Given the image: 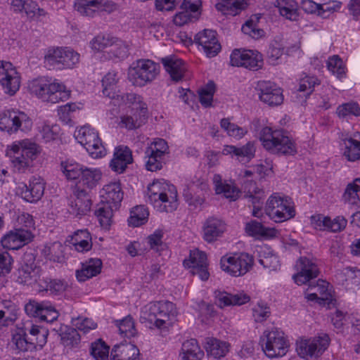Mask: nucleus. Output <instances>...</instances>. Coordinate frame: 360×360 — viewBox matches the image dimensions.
I'll return each instance as SVG.
<instances>
[{"label": "nucleus", "mask_w": 360, "mask_h": 360, "mask_svg": "<svg viewBox=\"0 0 360 360\" xmlns=\"http://www.w3.org/2000/svg\"><path fill=\"white\" fill-rule=\"evenodd\" d=\"M177 311L175 305L169 301L152 302L141 309V320L148 322L161 332H166L176 321Z\"/></svg>", "instance_id": "obj_1"}, {"label": "nucleus", "mask_w": 360, "mask_h": 360, "mask_svg": "<svg viewBox=\"0 0 360 360\" xmlns=\"http://www.w3.org/2000/svg\"><path fill=\"white\" fill-rule=\"evenodd\" d=\"M148 201L160 212H172L178 207L176 187L164 179L155 180L148 186Z\"/></svg>", "instance_id": "obj_2"}, {"label": "nucleus", "mask_w": 360, "mask_h": 360, "mask_svg": "<svg viewBox=\"0 0 360 360\" xmlns=\"http://www.w3.org/2000/svg\"><path fill=\"white\" fill-rule=\"evenodd\" d=\"M31 94L44 102L57 103L68 100L70 91L65 84L57 79L39 77L32 80L29 84Z\"/></svg>", "instance_id": "obj_3"}, {"label": "nucleus", "mask_w": 360, "mask_h": 360, "mask_svg": "<svg viewBox=\"0 0 360 360\" xmlns=\"http://www.w3.org/2000/svg\"><path fill=\"white\" fill-rule=\"evenodd\" d=\"M37 153V145L29 139L15 141L6 150L13 170L18 173H25L32 166Z\"/></svg>", "instance_id": "obj_4"}, {"label": "nucleus", "mask_w": 360, "mask_h": 360, "mask_svg": "<svg viewBox=\"0 0 360 360\" xmlns=\"http://www.w3.org/2000/svg\"><path fill=\"white\" fill-rule=\"evenodd\" d=\"M259 140L263 147L272 154L292 155L297 152L294 141L283 130L265 127L259 132Z\"/></svg>", "instance_id": "obj_5"}, {"label": "nucleus", "mask_w": 360, "mask_h": 360, "mask_svg": "<svg viewBox=\"0 0 360 360\" xmlns=\"http://www.w3.org/2000/svg\"><path fill=\"white\" fill-rule=\"evenodd\" d=\"M160 70L158 63L149 59H139L129 67L128 79L134 86L142 87L155 80Z\"/></svg>", "instance_id": "obj_6"}, {"label": "nucleus", "mask_w": 360, "mask_h": 360, "mask_svg": "<svg viewBox=\"0 0 360 360\" xmlns=\"http://www.w3.org/2000/svg\"><path fill=\"white\" fill-rule=\"evenodd\" d=\"M117 74L109 72L102 79L103 86V94L110 98L115 105H121L122 103H139L141 108H144L143 98L134 93H121L117 89Z\"/></svg>", "instance_id": "obj_7"}, {"label": "nucleus", "mask_w": 360, "mask_h": 360, "mask_svg": "<svg viewBox=\"0 0 360 360\" xmlns=\"http://www.w3.org/2000/svg\"><path fill=\"white\" fill-rule=\"evenodd\" d=\"M265 213L271 220L280 223L294 217L295 210L290 198L275 193L266 201Z\"/></svg>", "instance_id": "obj_8"}, {"label": "nucleus", "mask_w": 360, "mask_h": 360, "mask_svg": "<svg viewBox=\"0 0 360 360\" xmlns=\"http://www.w3.org/2000/svg\"><path fill=\"white\" fill-rule=\"evenodd\" d=\"M32 124V119L18 109H6L0 112V130L8 134H16L18 131H29Z\"/></svg>", "instance_id": "obj_9"}, {"label": "nucleus", "mask_w": 360, "mask_h": 360, "mask_svg": "<svg viewBox=\"0 0 360 360\" xmlns=\"http://www.w3.org/2000/svg\"><path fill=\"white\" fill-rule=\"evenodd\" d=\"M221 269L231 276L246 274L254 264L253 257L246 252L228 253L221 257Z\"/></svg>", "instance_id": "obj_10"}, {"label": "nucleus", "mask_w": 360, "mask_h": 360, "mask_svg": "<svg viewBox=\"0 0 360 360\" xmlns=\"http://www.w3.org/2000/svg\"><path fill=\"white\" fill-rule=\"evenodd\" d=\"M330 342V339L326 333L310 338H301L296 342V351L305 360L316 359L328 349Z\"/></svg>", "instance_id": "obj_11"}, {"label": "nucleus", "mask_w": 360, "mask_h": 360, "mask_svg": "<svg viewBox=\"0 0 360 360\" xmlns=\"http://www.w3.org/2000/svg\"><path fill=\"white\" fill-rule=\"evenodd\" d=\"M260 342L264 352L269 358L284 356L289 347L288 340L283 332L278 328L264 331Z\"/></svg>", "instance_id": "obj_12"}, {"label": "nucleus", "mask_w": 360, "mask_h": 360, "mask_svg": "<svg viewBox=\"0 0 360 360\" xmlns=\"http://www.w3.org/2000/svg\"><path fill=\"white\" fill-rule=\"evenodd\" d=\"M75 137L83 146L89 155L101 158L105 155L106 150L99 138L98 133L89 125H84L75 131Z\"/></svg>", "instance_id": "obj_13"}, {"label": "nucleus", "mask_w": 360, "mask_h": 360, "mask_svg": "<svg viewBox=\"0 0 360 360\" xmlns=\"http://www.w3.org/2000/svg\"><path fill=\"white\" fill-rule=\"evenodd\" d=\"M42 270L35 263V257L32 253H25L16 273V281L20 284L32 285L39 283L41 286Z\"/></svg>", "instance_id": "obj_14"}, {"label": "nucleus", "mask_w": 360, "mask_h": 360, "mask_svg": "<svg viewBox=\"0 0 360 360\" xmlns=\"http://www.w3.org/2000/svg\"><path fill=\"white\" fill-rule=\"evenodd\" d=\"M75 9L82 15L94 17L100 12L110 13L117 9L113 0H75Z\"/></svg>", "instance_id": "obj_15"}, {"label": "nucleus", "mask_w": 360, "mask_h": 360, "mask_svg": "<svg viewBox=\"0 0 360 360\" xmlns=\"http://www.w3.org/2000/svg\"><path fill=\"white\" fill-rule=\"evenodd\" d=\"M20 75L10 62L0 60V85L4 93L13 96L20 86Z\"/></svg>", "instance_id": "obj_16"}, {"label": "nucleus", "mask_w": 360, "mask_h": 360, "mask_svg": "<svg viewBox=\"0 0 360 360\" xmlns=\"http://www.w3.org/2000/svg\"><path fill=\"white\" fill-rule=\"evenodd\" d=\"M230 60L233 66H242L252 70H258L263 64L262 54L252 50L236 49L231 54Z\"/></svg>", "instance_id": "obj_17"}, {"label": "nucleus", "mask_w": 360, "mask_h": 360, "mask_svg": "<svg viewBox=\"0 0 360 360\" xmlns=\"http://www.w3.org/2000/svg\"><path fill=\"white\" fill-rule=\"evenodd\" d=\"M25 311L30 316L37 317L41 321L53 322L58 317V312L54 306L48 301L38 302L30 300L25 305Z\"/></svg>", "instance_id": "obj_18"}, {"label": "nucleus", "mask_w": 360, "mask_h": 360, "mask_svg": "<svg viewBox=\"0 0 360 360\" xmlns=\"http://www.w3.org/2000/svg\"><path fill=\"white\" fill-rule=\"evenodd\" d=\"M184 266L191 269L192 274L198 275L201 280L207 281L209 278L207 258L204 252L198 249L191 250L189 258L184 260Z\"/></svg>", "instance_id": "obj_19"}, {"label": "nucleus", "mask_w": 360, "mask_h": 360, "mask_svg": "<svg viewBox=\"0 0 360 360\" xmlns=\"http://www.w3.org/2000/svg\"><path fill=\"white\" fill-rule=\"evenodd\" d=\"M208 184L202 180H197L190 183L184 190V197L189 206L194 208L200 207L205 200V195L208 193Z\"/></svg>", "instance_id": "obj_20"}, {"label": "nucleus", "mask_w": 360, "mask_h": 360, "mask_svg": "<svg viewBox=\"0 0 360 360\" xmlns=\"http://www.w3.org/2000/svg\"><path fill=\"white\" fill-rule=\"evenodd\" d=\"M295 269L297 274L293 275L292 278L297 285L307 283L316 278L319 273L317 264L305 257H302L297 261Z\"/></svg>", "instance_id": "obj_21"}, {"label": "nucleus", "mask_w": 360, "mask_h": 360, "mask_svg": "<svg viewBox=\"0 0 360 360\" xmlns=\"http://www.w3.org/2000/svg\"><path fill=\"white\" fill-rule=\"evenodd\" d=\"M33 234L30 230L16 228L4 235L1 240L2 246L8 250H18L32 241Z\"/></svg>", "instance_id": "obj_22"}, {"label": "nucleus", "mask_w": 360, "mask_h": 360, "mask_svg": "<svg viewBox=\"0 0 360 360\" xmlns=\"http://www.w3.org/2000/svg\"><path fill=\"white\" fill-rule=\"evenodd\" d=\"M44 183L40 177H32L29 184L21 183L17 188V193L25 201L36 202L44 193Z\"/></svg>", "instance_id": "obj_23"}, {"label": "nucleus", "mask_w": 360, "mask_h": 360, "mask_svg": "<svg viewBox=\"0 0 360 360\" xmlns=\"http://www.w3.org/2000/svg\"><path fill=\"white\" fill-rule=\"evenodd\" d=\"M261 101L270 105L277 106L283 101L282 89L270 81H259L257 84Z\"/></svg>", "instance_id": "obj_24"}, {"label": "nucleus", "mask_w": 360, "mask_h": 360, "mask_svg": "<svg viewBox=\"0 0 360 360\" xmlns=\"http://www.w3.org/2000/svg\"><path fill=\"white\" fill-rule=\"evenodd\" d=\"M311 224L316 230L335 233L345 229L347 220L342 216H338L332 219L329 217L318 214L311 217Z\"/></svg>", "instance_id": "obj_25"}, {"label": "nucleus", "mask_w": 360, "mask_h": 360, "mask_svg": "<svg viewBox=\"0 0 360 360\" xmlns=\"http://www.w3.org/2000/svg\"><path fill=\"white\" fill-rule=\"evenodd\" d=\"M194 41L202 47L207 57L215 56L221 50V45L214 30L205 29L198 32L195 36Z\"/></svg>", "instance_id": "obj_26"}, {"label": "nucleus", "mask_w": 360, "mask_h": 360, "mask_svg": "<svg viewBox=\"0 0 360 360\" xmlns=\"http://www.w3.org/2000/svg\"><path fill=\"white\" fill-rule=\"evenodd\" d=\"M143 104L145 108H141L139 103H122V105L132 106V109L135 111L131 114L122 115L119 123L120 127L128 130L139 128L146 121L147 105L144 102Z\"/></svg>", "instance_id": "obj_27"}, {"label": "nucleus", "mask_w": 360, "mask_h": 360, "mask_svg": "<svg viewBox=\"0 0 360 360\" xmlns=\"http://www.w3.org/2000/svg\"><path fill=\"white\" fill-rule=\"evenodd\" d=\"M256 148L255 143L248 141L246 144L237 147L233 145H226L224 146L221 153L224 155H230L232 158H236L238 162L246 164L252 160L255 156Z\"/></svg>", "instance_id": "obj_28"}, {"label": "nucleus", "mask_w": 360, "mask_h": 360, "mask_svg": "<svg viewBox=\"0 0 360 360\" xmlns=\"http://www.w3.org/2000/svg\"><path fill=\"white\" fill-rule=\"evenodd\" d=\"M18 328L25 336L28 337L39 349H41L46 345L49 335V331L46 328L34 323L31 320H27L23 322L22 326L18 327Z\"/></svg>", "instance_id": "obj_29"}, {"label": "nucleus", "mask_w": 360, "mask_h": 360, "mask_svg": "<svg viewBox=\"0 0 360 360\" xmlns=\"http://www.w3.org/2000/svg\"><path fill=\"white\" fill-rule=\"evenodd\" d=\"M226 230V223L220 218L210 217L202 226V238L207 243H213L221 237Z\"/></svg>", "instance_id": "obj_30"}, {"label": "nucleus", "mask_w": 360, "mask_h": 360, "mask_svg": "<svg viewBox=\"0 0 360 360\" xmlns=\"http://www.w3.org/2000/svg\"><path fill=\"white\" fill-rule=\"evenodd\" d=\"M75 196L70 203V212L76 216L86 215L91 206V201L87 192L78 187L75 191Z\"/></svg>", "instance_id": "obj_31"}, {"label": "nucleus", "mask_w": 360, "mask_h": 360, "mask_svg": "<svg viewBox=\"0 0 360 360\" xmlns=\"http://www.w3.org/2000/svg\"><path fill=\"white\" fill-rule=\"evenodd\" d=\"M101 202L110 205L112 207H119L123 198V192L120 184L112 182L105 185L100 191Z\"/></svg>", "instance_id": "obj_32"}, {"label": "nucleus", "mask_w": 360, "mask_h": 360, "mask_svg": "<svg viewBox=\"0 0 360 360\" xmlns=\"http://www.w3.org/2000/svg\"><path fill=\"white\" fill-rule=\"evenodd\" d=\"M161 62L173 81L179 82L184 77L186 65L183 60L175 56H169L162 58Z\"/></svg>", "instance_id": "obj_33"}, {"label": "nucleus", "mask_w": 360, "mask_h": 360, "mask_svg": "<svg viewBox=\"0 0 360 360\" xmlns=\"http://www.w3.org/2000/svg\"><path fill=\"white\" fill-rule=\"evenodd\" d=\"M131 151L127 146H120L115 148L114 158L111 160L110 167L117 173H123L127 165L132 162Z\"/></svg>", "instance_id": "obj_34"}, {"label": "nucleus", "mask_w": 360, "mask_h": 360, "mask_svg": "<svg viewBox=\"0 0 360 360\" xmlns=\"http://www.w3.org/2000/svg\"><path fill=\"white\" fill-rule=\"evenodd\" d=\"M110 360H140V351L131 343L115 345L110 353Z\"/></svg>", "instance_id": "obj_35"}, {"label": "nucleus", "mask_w": 360, "mask_h": 360, "mask_svg": "<svg viewBox=\"0 0 360 360\" xmlns=\"http://www.w3.org/2000/svg\"><path fill=\"white\" fill-rule=\"evenodd\" d=\"M343 157L349 162L360 160V132L343 139Z\"/></svg>", "instance_id": "obj_36"}, {"label": "nucleus", "mask_w": 360, "mask_h": 360, "mask_svg": "<svg viewBox=\"0 0 360 360\" xmlns=\"http://www.w3.org/2000/svg\"><path fill=\"white\" fill-rule=\"evenodd\" d=\"M101 268L102 261L100 259L91 258L82 263L81 269L76 271V277L79 282H84L100 274Z\"/></svg>", "instance_id": "obj_37"}, {"label": "nucleus", "mask_w": 360, "mask_h": 360, "mask_svg": "<svg viewBox=\"0 0 360 360\" xmlns=\"http://www.w3.org/2000/svg\"><path fill=\"white\" fill-rule=\"evenodd\" d=\"M335 278L338 284L347 288H352L360 283V269L352 267L344 268L336 272Z\"/></svg>", "instance_id": "obj_38"}, {"label": "nucleus", "mask_w": 360, "mask_h": 360, "mask_svg": "<svg viewBox=\"0 0 360 360\" xmlns=\"http://www.w3.org/2000/svg\"><path fill=\"white\" fill-rule=\"evenodd\" d=\"M214 190L217 194L223 195L231 200H236L239 197L240 191L232 183L223 181L219 174H214L212 178Z\"/></svg>", "instance_id": "obj_39"}, {"label": "nucleus", "mask_w": 360, "mask_h": 360, "mask_svg": "<svg viewBox=\"0 0 360 360\" xmlns=\"http://www.w3.org/2000/svg\"><path fill=\"white\" fill-rule=\"evenodd\" d=\"M245 231L248 236L257 238H271L276 233L275 229L266 227L256 219H251L245 223Z\"/></svg>", "instance_id": "obj_40"}, {"label": "nucleus", "mask_w": 360, "mask_h": 360, "mask_svg": "<svg viewBox=\"0 0 360 360\" xmlns=\"http://www.w3.org/2000/svg\"><path fill=\"white\" fill-rule=\"evenodd\" d=\"M229 344L214 338L206 340L205 349L207 354L214 359L224 357L229 351Z\"/></svg>", "instance_id": "obj_41"}, {"label": "nucleus", "mask_w": 360, "mask_h": 360, "mask_svg": "<svg viewBox=\"0 0 360 360\" xmlns=\"http://www.w3.org/2000/svg\"><path fill=\"white\" fill-rule=\"evenodd\" d=\"M181 360H201L204 356L195 339L185 341L181 347Z\"/></svg>", "instance_id": "obj_42"}, {"label": "nucleus", "mask_w": 360, "mask_h": 360, "mask_svg": "<svg viewBox=\"0 0 360 360\" xmlns=\"http://www.w3.org/2000/svg\"><path fill=\"white\" fill-rule=\"evenodd\" d=\"M246 0H219L216 8L226 15H236L245 8Z\"/></svg>", "instance_id": "obj_43"}, {"label": "nucleus", "mask_w": 360, "mask_h": 360, "mask_svg": "<svg viewBox=\"0 0 360 360\" xmlns=\"http://www.w3.org/2000/svg\"><path fill=\"white\" fill-rule=\"evenodd\" d=\"M70 243L77 252H87L92 247L91 234L86 229L78 230L72 236Z\"/></svg>", "instance_id": "obj_44"}, {"label": "nucleus", "mask_w": 360, "mask_h": 360, "mask_svg": "<svg viewBox=\"0 0 360 360\" xmlns=\"http://www.w3.org/2000/svg\"><path fill=\"white\" fill-rule=\"evenodd\" d=\"M250 297L244 292L230 294L226 292H220L217 296L218 304L220 307L229 305H242L248 302Z\"/></svg>", "instance_id": "obj_45"}, {"label": "nucleus", "mask_w": 360, "mask_h": 360, "mask_svg": "<svg viewBox=\"0 0 360 360\" xmlns=\"http://www.w3.org/2000/svg\"><path fill=\"white\" fill-rule=\"evenodd\" d=\"M80 177L79 183L91 190L98 184L102 178V172L98 168L84 167Z\"/></svg>", "instance_id": "obj_46"}, {"label": "nucleus", "mask_w": 360, "mask_h": 360, "mask_svg": "<svg viewBox=\"0 0 360 360\" xmlns=\"http://www.w3.org/2000/svg\"><path fill=\"white\" fill-rule=\"evenodd\" d=\"M11 342L13 349L18 352H32L38 348L18 328L13 335Z\"/></svg>", "instance_id": "obj_47"}, {"label": "nucleus", "mask_w": 360, "mask_h": 360, "mask_svg": "<svg viewBox=\"0 0 360 360\" xmlns=\"http://www.w3.org/2000/svg\"><path fill=\"white\" fill-rule=\"evenodd\" d=\"M275 6L278 8L280 14L290 20L297 18V4L294 0H276Z\"/></svg>", "instance_id": "obj_48"}, {"label": "nucleus", "mask_w": 360, "mask_h": 360, "mask_svg": "<svg viewBox=\"0 0 360 360\" xmlns=\"http://www.w3.org/2000/svg\"><path fill=\"white\" fill-rule=\"evenodd\" d=\"M259 263L264 268L276 271L280 266L279 259L277 255L273 254L266 247H262L258 252Z\"/></svg>", "instance_id": "obj_49"}, {"label": "nucleus", "mask_w": 360, "mask_h": 360, "mask_svg": "<svg viewBox=\"0 0 360 360\" xmlns=\"http://www.w3.org/2000/svg\"><path fill=\"white\" fill-rule=\"evenodd\" d=\"M84 167L72 160H65L60 162V170L68 180H75L80 177Z\"/></svg>", "instance_id": "obj_50"}, {"label": "nucleus", "mask_w": 360, "mask_h": 360, "mask_svg": "<svg viewBox=\"0 0 360 360\" xmlns=\"http://www.w3.org/2000/svg\"><path fill=\"white\" fill-rule=\"evenodd\" d=\"M118 207H112L110 205L100 202L95 211L101 226L103 228L108 229L112 221L113 211L117 210Z\"/></svg>", "instance_id": "obj_51"}, {"label": "nucleus", "mask_w": 360, "mask_h": 360, "mask_svg": "<svg viewBox=\"0 0 360 360\" xmlns=\"http://www.w3.org/2000/svg\"><path fill=\"white\" fill-rule=\"evenodd\" d=\"M359 193L360 178H356L347 185L342 198L345 202L357 205L360 202Z\"/></svg>", "instance_id": "obj_52"}, {"label": "nucleus", "mask_w": 360, "mask_h": 360, "mask_svg": "<svg viewBox=\"0 0 360 360\" xmlns=\"http://www.w3.org/2000/svg\"><path fill=\"white\" fill-rule=\"evenodd\" d=\"M115 323L122 337L131 338L136 335L137 331L134 321L131 316H127L122 319L116 320Z\"/></svg>", "instance_id": "obj_53"}, {"label": "nucleus", "mask_w": 360, "mask_h": 360, "mask_svg": "<svg viewBox=\"0 0 360 360\" xmlns=\"http://www.w3.org/2000/svg\"><path fill=\"white\" fill-rule=\"evenodd\" d=\"M149 212L148 209L143 205L136 206L131 211V214L128 219L129 226L137 227L147 222Z\"/></svg>", "instance_id": "obj_54"}, {"label": "nucleus", "mask_w": 360, "mask_h": 360, "mask_svg": "<svg viewBox=\"0 0 360 360\" xmlns=\"http://www.w3.org/2000/svg\"><path fill=\"white\" fill-rule=\"evenodd\" d=\"M221 127L226 132L228 136L233 137L237 140L241 139L247 133L248 129L240 127L230 122L229 118H224L220 122Z\"/></svg>", "instance_id": "obj_55"}, {"label": "nucleus", "mask_w": 360, "mask_h": 360, "mask_svg": "<svg viewBox=\"0 0 360 360\" xmlns=\"http://www.w3.org/2000/svg\"><path fill=\"white\" fill-rule=\"evenodd\" d=\"M340 118L347 119L352 116H360V106L356 102L351 101L340 105L336 109Z\"/></svg>", "instance_id": "obj_56"}, {"label": "nucleus", "mask_w": 360, "mask_h": 360, "mask_svg": "<svg viewBox=\"0 0 360 360\" xmlns=\"http://www.w3.org/2000/svg\"><path fill=\"white\" fill-rule=\"evenodd\" d=\"M169 152V146L166 141L162 139H155L146 148L145 154H153L156 157L164 159Z\"/></svg>", "instance_id": "obj_57"}, {"label": "nucleus", "mask_w": 360, "mask_h": 360, "mask_svg": "<svg viewBox=\"0 0 360 360\" xmlns=\"http://www.w3.org/2000/svg\"><path fill=\"white\" fill-rule=\"evenodd\" d=\"M214 92L215 84L213 82H209L205 86L199 89V101L202 106L208 108L212 105Z\"/></svg>", "instance_id": "obj_58"}, {"label": "nucleus", "mask_w": 360, "mask_h": 360, "mask_svg": "<svg viewBox=\"0 0 360 360\" xmlns=\"http://www.w3.org/2000/svg\"><path fill=\"white\" fill-rule=\"evenodd\" d=\"M115 42V38L108 34H98L91 41V47L97 51H102L108 47L112 46Z\"/></svg>", "instance_id": "obj_59"}, {"label": "nucleus", "mask_w": 360, "mask_h": 360, "mask_svg": "<svg viewBox=\"0 0 360 360\" xmlns=\"http://www.w3.org/2000/svg\"><path fill=\"white\" fill-rule=\"evenodd\" d=\"M328 70L338 78L341 79L345 75V65L338 55L330 57L327 60Z\"/></svg>", "instance_id": "obj_60"}, {"label": "nucleus", "mask_w": 360, "mask_h": 360, "mask_svg": "<svg viewBox=\"0 0 360 360\" xmlns=\"http://www.w3.org/2000/svg\"><path fill=\"white\" fill-rule=\"evenodd\" d=\"M62 48L49 49L44 56V63L49 68H62Z\"/></svg>", "instance_id": "obj_61"}, {"label": "nucleus", "mask_w": 360, "mask_h": 360, "mask_svg": "<svg viewBox=\"0 0 360 360\" xmlns=\"http://www.w3.org/2000/svg\"><path fill=\"white\" fill-rule=\"evenodd\" d=\"M62 68H73L79 63L80 56L74 50L68 47L62 48Z\"/></svg>", "instance_id": "obj_62"}, {"label": "nucleus", "mask_w": 360, "mask_h": 360, "mask_svg": "<svg viewBox=\"0 0 360 360\" xmlns=\"http://www.w3.org/2000/svg\"><path fill=\"white\" fill-rule=\"evenodd\" d=\"M91 354L96 360H108L109 347L98 340L91 344Z\"/></svg>", "instance_id": "obj_63"}, {"label": "nucleus", "mask_w": 360, "mask_h": 360, "mask_svg": "<svg viewBox=\"0 0 360 360\" xmlns=\"http://www.w3.org/2000/svg\"><path fill=\"white\" fill-rule=\"evenodd\" d=\"M252 311L254 320L259 323L266 321L271 314L269 307L263 301L258 302L255 304Z\"/></svg>", "instance_id": "obj_64"}]
</instances>
